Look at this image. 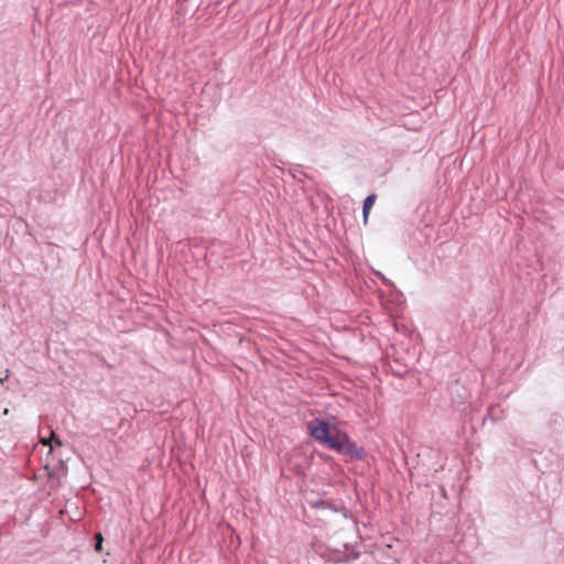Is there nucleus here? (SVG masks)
Wrapping results in <instances>:
<instances>
[{
  "label": "nucleus",
  "mask_w": 564,
  "mask_h": 564,
  "mask_svg": "<svg viewBox=\"0 0 564 564\" xmlns=\"http://www.w3.org/2000/svg\"><path fill=\"white\" fill-rule=\"evenodd\" d=\"M310 435L317 442L329 448L354 458H361L362 451L350 442L348 435L337 426L322 420H313L308 423Z\"/></svg>",
  "instance_id": "1"
},
{
  "label": "nucleus",
  "mask_w": 564,
  "mask_h": 564,
  "mask_svg": "<svg viewBox=\"0 0 564 564\" xmlns=\"http://www.w3.org/2000/svg\"><path fill=\"white\" fill-rule=\"evenodd\" d=\"M376 198L377 196L375 194H371L367 196L366 199L364 200L362 215L365 224L368 223L369 213L376 202Z\"/></svg>",
  "instance_id": "2"
},
{
  "label": "nucleus",
  "mask_w": 564,
  "mask_h": 564,
  "mask_svg": "<svg viewBox=\"0 0 564 564\" xmlns=\"http://www.w3.org/2000/svg\"><path fill=\"white\" fill-rule=\"evenodd\" d=\"M95 539H96L95 550L97 552H100L102 549V541H104L101 533H97L95 535Z\"/></svg>",
  "instance_id": "3"
},
{
  "label": "nucleus",
  "mask_w": 564,
  "mask_h": 564,
  "mask_svg": "<svg viewBox=\"0 0 564 564\" xmlns=\"http://www.w3.org/2000/svg\"><path fill=\"white\" fill-rule=\"evenodd\" d=\"M42 443H43L44 445H50V441H46V440H42Z\"/></svg>",
  "instance_id": "4"
}]
</instances>
